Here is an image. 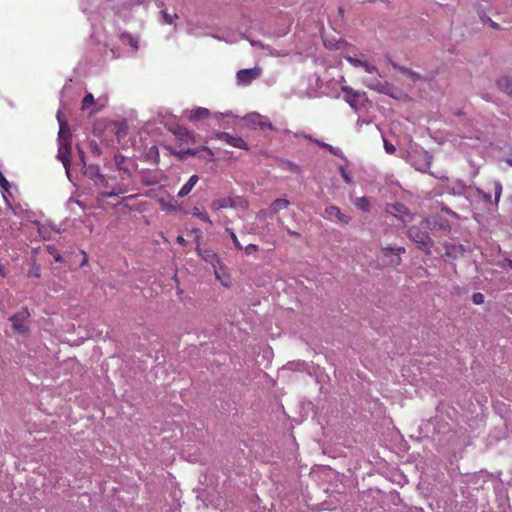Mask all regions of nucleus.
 <instances>
[{
	"label": "nucleus",
	"instance_id": "nucleus-1",
	"mask_svg": "<svg viewBox=\"0 0 512 512\" xmlns=\"http://www.w3.org/2000/svg\"><path fill=\"white\" fill-rule=\"evenodd\" d=\"M428 227L429 221L423 219L420 225H413L408 229V237L415 242L418 248L424 251L425 254L430 255L434 242L427 231Z\"/></svg>",
	"mask_w": 512,
	"mask_h": 512
},
{
	"label": "nucleus",
	"instance_id": "nucleus-2",
	"mask_svg": "<svg viewBox=\"0 0 512 512\" xmlns=\"http://www.w3.org/2000/svg\"><path fill=\"white\" fill-rule=\"evenodd\" d=\"M60 123V130L58 133L59 148L57 158L63 163L65 169L68 171L71 164L72 142L69 129L66 130V123L60 119V112L57 114Z\"/></svg>",
	"mask_w": 512,
	"mask_h": 512
},
{
	"label": "nucleus",
	"instance_id": "nucleus-3",
	"mask_svg": "<svg viewBox=\"0 0 512 512\" xmlns=\"http://www.w3.org/2000/svg\"><path fill=\"white\" fill-rule=\"evenodd\" d=\"M30 317V312L27 307H23L19 312L13 314L9 321L12 324V328L18 334L25 335L29 333V326L26 323Z\"/></svg>",
	"mask_w": 512,
	"mask_h": 512
},
{
	"label": "nucleus",
	"instance_id": "nucleus-4",
	"mask_svg": "<svg viewBox=\"0 0 512 512\" xmlns=\"http://www.w3.org/2000/svg\"><path fill=\"white\" fill-rule=\"evenodd\" d=\"M491 186H492V190L494 191V200L493 201H492L490 192H486L483 189L477 188L476 193H477L478 197L485 204L494 205L495 208H497L498 204H499L500 197L502 195V189H503L502 184L500 183V181H493L491 183Z\"/></svg>",
	"mask_w": 512,
	"mask_h": 512
},
{
	"label": "nucleus",
	"instance_id": "nucleus-5",
	"mask_svg": "<svg viewBox=\"0 0 512 512\" xmlns=\"http://www.w3.org/2000/svg\"><path fill=\"white\" fill-rule=\"evenodd\" d=\"M361 67L372 76L366 82V86L372 90L382 91V89L384 88V84L381 81V75L377 67L368 63L367 61H363Z\"/></svg>",
	"mask_w": 512,
	"mask_h": 512
},
{
	"label": "nucleus",
	"instance_id": "nucleus-6",
	"mask_svg": "<svg viewBox=\"0 0 512 512\" xmlns=\"http://www.w3.org/2000/svg\"><path fill=\"white\" fill-rule=\"evenodd\" d=\"M114 163L120 173V178L122 181L131 178V168L135 166L133 160L123 156L122 154H115Z\"/></svg>",
	"mask_w": 512,
	"mask_h": 512
},
{
	"label": "nucleus",
	"instance_id": "nucleus-7",
	"mask_svg": "<svg viewBox=\"0 0 512 512\" xmlns=\"http://www.w3.org/2000/svg\"><path fill=\"white\" fill-rule=\"evenodd\" d=\"M341 91L344 93V101L355 111L358 112L360 109L361 98L365 96V93L353 89L350 86H342Z\"/></svg>",
	"mask_w": 512,
	"mask_h": 512
},
{
	"label": "nucleus",
	"instance_id": "nucleus-8",
	"mask_svg": "<svg viewBox=\"0 0 512 512\" xmlns=\"http://www.w3.org/2000/svg\"><path fill=\"white\" fill-rule=\"evenodd\" d=\"M262 74V69L258 66L250 69H241L236 74L238 84L247 86L254 80L258 79Z\"/></svg>",
	"mask_w": 512,
	"mask_h": 512
},
{
	"label": "nucleus",
	"instance_id": "nucleus-9",
	"mask_svg": "<svg viewBox=\"0 0 512 512\" xmlns=\"http://www.w3.org/2000/svg\"><path fill=\"white\" fill-rule=\"evenodd\" d=\"M216 138L227 143L228 145L239 148V149H248L247 143L238 136L232 135L227 132H218L216 133Z\"/></svg>",
	"mask_w": 512,
	"mask_h": 512
},
{
	"label": "nucleus",
	"instance_id": "nucleus-10",
	"mask_svg": "<svg viewBox=\"0 0 512 512\" xmlns=\"http://www.w3.org/2000/svg\"><path fill=\"white\" fill-rule=\"evenodd\" d=\"M381 251L385 257H388L390 254H394V257H392L388 262V264L393 267H397L402 263L400 254L406 252L404 247H392L390 245L382 247Z\"/></svg>",
	"mask_w": 512,
	"mask_h": 512
},
{
	"label": "nucleus",
	"instance_id": "nucleus-11",
	"mask_svg": "<svg viewBox=\"0 0 512 512\" xmlns=\"http://www.w3.org/2000/svg\"><path fill=\"white\" fill-rule=\"evenodd\" d=\"M325 214L330 219L335 217L340 223L348 224L351 218L348 215H345L341 212V210L335 205H329L325 208Z\"/></svg>",
	"mask_w": 512,
	"mask_h": 512
},
{
	"label": "nucleus",
	"instance_id": "nucleus-12",
	"mask_svg": "<svg viewBox=\"0 0 512 512\" xmlns=\"http://www.w3.org/2000/svg\"><path fill=\"white\" fill-rule=\"evenodd\" d=\"M196 251L198 255L207 263H210L213 267H215L216 263L220 262L218 255L211 250H202L199 247V243L197 244Z\"/></svg>",
	"mask_w": 512,
	"mask_h": 512
},
{
	"label": "nucleus",
	"instance_id": "nucleus-13",
	"mask_svg": "<svg viewBox=\"0 0 512 512\" xmlns=\"http://www.w3.org/2000/svg\"><path fill=\"white\" fill-rule=\"evenodd\" d=\"M445 255L452 259H457L459 256L463 255L464 248L462 245L446 243L444 244Z\"/></svg>",
	"mask_w": 512,
	"mask_h": 512
},
{
	"label": "nucleus",
	"instance_id": "nucleus-14",
	"mask_svg": "<svg viewBox=\"0 0 512 512\" xmlns=\"http://www.w3.org/2000/svg\"><path fill=\"white\" fill-rule=\"evenodd\" d=\"M234 206H235L234 201L230 197L214 199L210 204V208L213 211H218L220 209L234 207Z\"/></svg>",
	"mask_w": 512,
	"mask_h": 512
},
{
	"label": "nucleus",
	"instance_id": "nucleus-15",
	"mask_svg": "<svg viewBox=\"0 0 512 512\" xmlns=\"http://www.w3.org/2000/svg\"><path fill=\"white\" fill-rule=\"evenodd\" d=\"M386 212L393 215L398 216L400 215H407L409 216V212L407 207L402 203H391L386 205Z\"/></svg>",
	"mask_w": 512,
	"mask_h": 512
},
{
	"label": "nucleus",
	"instance_id": "nucleus-16",
	"mask_svg": "<svg viewBox=\"0 0 512 512\" xmlns=\"http://www.w3.org/2000/svg\"><path fill=\"white\" fill-rule=\"evenodd\" d=\"M199 181L198 175H192L189 180L181 187L178 192V197L183 198L187 196Z\"/></svg>",
	"mask_w": 512,
	"mask_h": 512
},
{
	"label": "nucleus",
	"instance_id": "nucleus-17",
	"mask_svg": "<svg viewBox=\"0 0 512 512\" xmlns=\"http://www.w3.org/2000/svg\"><path fill=\"white\" fill-rule=\"evenodd\" d=\"M290 205V201L285 198L275 199L269 207L270 215L277 214L280 210L286 209Z\"/></svg>",
	"mask_w": 512,
	"mask_h": 512
},
{
	"label": "nucleus",
	"instance_id": "nucleus-18",
	"mask_svg": "<svg viewBox=\"0 0 512 512\" xmlns=\"http://www.w3.org/2000/svg\"><path fill=\"white\" fill-rule=\"evenodd\" d=\"M497 86L498 88L509 94L512 95V77L510 76H502L497 80Z\"/></svg>",
	"mask_w": 512,
	"mask_h": 512
},
{
	"label": "nucleus",
	"instance_id": "nucleus-19",
	"mask_svg": "<svg viewBox=\"0 0 512 512\" xmlns=\"http://www.w3.org/2000/svg\"><path fill=\"white\" fill-rule=\"evenodd\" d=\"M120 40L122 41L123 44L130 45L134 52L138 51V49H139V41H138L137 38L133 37L130 33L123 32L120 35Z\"/></svg>",
	"mask_w": 512,
	"mask_h": 512
},
{
	"label": "nucleus",
	"instance_id": "nucleus-20",
	"mask_svg": "<svg viewBox=\"0 0 512 512\" xmlns=\"http://www.w3.org/2000/svg\"><path fill=\"white\" fill-rule=\"evenodd\" d=\"M210 116V111L207 108L199 107L190 112L189 119L192 121L203 120Z\"/></svg>",
	"mask_w": 512,
	"mask_h": 512
},
{
	"label": "nucleus",
	"instance_id": "nucleus-21",
	"mask_svg": "<svg viewBox=\"0 0 512 512\" xmlns=\"http://www.w3.org/2000/svg\"><path fill=\"white\" fill-rule=\"evenodd\" d=\"M128 186L124 183H119L117 185H115L114 187H112L111 191H109L107 193V196L108 197H112V196H118L120 194H124L126 192H128Z\"/></svg>",
	"mask_w": 512,
	"mask_h": 512
},
{
	"label": "nucleus",
	"instance_id": "nucleus-22",
	"mask_svg": "<svg viewBox=\"0 0 512 512\" xmlns=\"http://www.w3.org/2000/svg\"><path fill=\"white\" fill-rule=\"evenodd\" d=\"M192 215L197 217L198 219H200L203 222L212 224V221H211L209 215L205 211H200L198 208L195 207L192 210Z\"/></svg>",
	"mask_w": 512,
	"mask_h": 512
},
{
	"label": "nucleus",
	"instance_id": "nucleus-23",
	"mask_svg": "<svg viewBox=\"0 0 512 512\" xmlns=\"http://www.w3.org/2000/svg\"><path fill=\"white\" fill-rule=\"evenodd\" d=\"M141 182L146 185V186H149V185H155L159 182V179L153 175H149V174H146L144 173L141 177Z\"/></svg>",
	"mask_w": 512,
	"mask_h": 512
},
{
	"label": "nucleus",
	"instance_id": "nucleus-24",
	"mask_svg": "<svg viewBox=\"0 0 512 512\" xmlns=\"http://www.w3.org/2000/svg\"><path fill=\"white\" fill-rule=\"evenodd\" d=\"M355 205L359 209H361L363 211H367L370 207V202L368 201V199L366 197H360V198H357Z\"/></svg>",
	"mask_w": 512,
	"mask_h": 512
},
{
	"label": "nucleus",
	"instance_id": "nucleus-25",
	"mask_svg": "<svg viewBox=\"0 0 512 512\" xmlns=\"http://www.w3.org/2000/svg\"><path fill=\"white\" fill-rule=\"evenodd\" d=\"M94 102V96L91 93H87L82 100V110L88 109Z\"/></svg>",
	"mask_w": 512,
	"mask_h": 512
},
{
	"label": "nucleus",
	"instance_id": "nucleus-26",
	"mask_svg": "<svg viewBox=\"0 0 512 512\" xmlns=\"http://www.w3.org/2000/svg\"><path fill=\"white\" fill-rule=\"evenodd\" d=\"M161 15L163 17V20L166 24H173L175 19L178 18L177 14L171 15L167 12V10H161Z\"/></svg>",
	"mask_w": 512,
	"mask_h": 512
},
{
	"label": "nucleus",
	"instance_id": "nucleus-27",
	"mask_svg": "<svg viewBox=\"0 0 512 512\" xmlns=\"http://www.w3.org/2000/svg\"><path fill=\"white\" fill-rule=\"evenodd\" d=\"M339 171H340V174H341L343 180L345 181V183H347L349 185L353 183L352 176H351L350 172H348L344 166H340Z\"/></svg>",
	"mask_w": 512,
	"mask_h": 512
},
{
	"label": "nucleus",
	"instance_id": "nucleus-28",
	"mask_svg": "<svg viewBox=\"0 0 512 512\" xmlns=\"http://www.w3.org/2000/svg\"><path fill=\"white\" fill-rule=\"evenodd\" d=\"M484 300H485V297L482 293L480 292H476L472 295V301L474 304L476 305H480V304H483L484 303Z\"/></svg>",
	"mask_w": 512,
	"mask_h": 512
},
{
	"label": "nucleus",
	"instance_id": "nucleus-29",
	"mask_svg": "<svg viewBox=\"0 0 512 512\" xmlns=\"http://www.w3.org/2000/svg\"><path fill=\"white\" fill-rule=\"evenodd\" d=\"M345 59L354 67H361L363 61L352 56H347Z\"/></svg>",
	"mask_w": 512,
	"mask_h": 512
},
{
	"label": "nucleus",
	"instance_id": "nucleus-30",
	"mask_svg": "<svg viewBox=\"0 0 512 512\" xmlns=\"http://www.w3.org/2000/svg\"><path fill=\"white\" fill-rule=\"evenodd\" d=\"M316 143L320 146V147H323L325 148L326 150H328L330 153L334 154V155H337V151L336 149L331 146L330 144H327V143H324V142H321V141H316Z\"/></svg>",
	"mask_w": 512,
	"mask_h": 512
},
{
	"label": "nucleus",
	"instance_id": "nucleus-31",
	"mask_svg": "<svg viewBox=\"0 0 512 512\" xmlns=\"http://www.w3.org/2000/svg\"><path fill=\"white\" fill-rule=\"evenodd\" d=\"M384 149L388 154H393L396 151V147L389 141L384 139Z\"/></svg>",
	"mask_w": 512,
	"mask_h": 512
},
{
	"label": "nucleus",
	"instance_id": "nucleus-32",
	"mask_svg": "<svg viewBox=\"0 0 512 512\" xmlns=\"http://www.w3.org/2000/svg\"><path fill=\"white\" fill-rule=\"evenodd\" d=\"M231 239L233 241V244L235 246L236 249L238 250H242L243 249V246L241 245V243L239 242L235 232H231Z\"/></svg>",
	"mask_w": 512,
	"mask_h": 512
},
{
	"label": "nucleus",
	"instance_id": "nucleus-33",
	"mask_svg": "<svg viewBox=\"0 0 512 512\" xmlns=\"http://www.w3.org/2000/svg\"><path fill=\"white\" fill-rule=\"evenodd\" d=\"M244 250H245V253H246L247 255H250V254H252L253 252H256V251L258 250V245H256V244H249V245H247V246L244 248Z\"/></svg>",
	"mask_w": 512,
	"mask_h": 512
},
{
	"label": "nucleus",
	"instance_id": "nucleus-34",
	"mask_svg": "<svg viewBox=\"0 0 512 512\" xmlns=\"http://www.w3.org/2000/svg\"><path fill=\"white\" fill-rule=\"evenodd\" d=\"M176 241H177L178 244H180L182 246L186 245V240H185V238L182 235H178L177 238H176Z\"/></svg>",
	"mask_w": 512,
	"mask_h": 512
},
{
	"label": "nucleus",
	"instance_id": "nucleus-35",
	"mask_svg": "<svg viewBox=\"0 0 512 512\" xmlns=\"http://www.w3.org/2000/svg\"><path fill=\"white\" fill-rule=\"evenodd\" d=\"M287 233H288L289 235L294 236V237H297V238H299V237H300V234H299L298 232H296V231H292V230H290L289 228H287Z\"/></svg>",
	"mask_w": 512,
	"mask_h": 512
},
{
	"label": "nucleus",
	"instance_id": "nucleus-36",
	"mask_svg": "<svg viewBox=\"0 0 512 512\" xmlns=\"http://www.w3.org/2000/svg\"><path fill=\"white\" fill-rule=\"evenodd\" d=\"M202 150L204 152H206L210 156L211 159L213 158L214 154L208 147H203Z\"/></svg>",
	"mask_w": 512,
	"mask_h": 512
},
{
	"label": "nucleus",
	"instance_id": "nucleus-37",
	"mask_svg": "<svg viewBox=\"0 0 512 512\" xmlns=\"http://www.w3.org/2000/svg\"><path fill=\"white\" fill-rule=\"evenodd\" d=\"M185 153L188 154V155L194 156V155L197 154V150H195V149H187L185 151Z\"/></svg>",
	"mask_w": 512,
	"mask_h": 512
},
{
	"label": "nucleus",
	"instance_id": "nucleus-38",
	"mask_svg": "<svg viewBox=\"0 0 512 512\" xmlns=\"http://www.w3.org/2000/svg\"><path fill=\"white\" fill-rule=\"evenodd\" d=\"M0 275H1L2 277H6V272H5V270H4V267H3L1 264H0Z\"/></svg>",
	"mask_w": 512,
	"mask_h": 512
},
{
	"label": "nucleus",
	"instance_id": "nucleus-39",
	"mask_svg": "<svg viewBox=\"0 0 512 512\" xmlns=\"http://www.w3.org/2000/svg\"><path fill=\"white\" fill-rule=\"evenodd\" d=\"M54 259H55L56 262H61L62 261V257L59 254L55 255Z\"/></svg>",
	"mask_w": 512,
	"mask_h": 512
},
{
	"label": "nucleus",
	"instance_id": "nucleus-40",
	"mask_svg": "<svg viewBox=\"0 0 512 512\" xmlns=\"http://www.w3.org/2000/svg\"><path fill=\"white\" fill-rule=\"evenodd\" d=\"M225 231L231 236V232H234L232 228H226Z\"/></svg>",
	"mask_w": 512,
	"mask_h": 512
},
{
	"label": "nucleus",
	"instance_id": "nucleus-41",
	"mask_svg": "<svg viewBox=\"0 0 512 512\" xmlns=\"http://www.w3.org/2000/svg\"><path fill=\"white\" fill-rule=\"evenodd\" d=\"M506 162H507L510 166H512V156H511L510 158H508V159L506 160Z\"/></svg>",
	"mask_w": 512,
	"mask_h": 512
},
{
	"label": "nucleus",
	"instance_id": "nucleus-42",
	"mask_svg": "<svg viewBox=\"0 0 512 512\" xmlns=\"http://www.w3.org/2000/svg\"><path fill=\"white\" fill-rule=\"evenodd\" d=\"M506 162H507L510 166H512V156H511L510 158H508V159L506 160Z\"/></svg>",
	"mask_w": 512,
	"mask_h": 512
},
{
	"label": "nucleus",
	"instance_id": "nucleus-43",
	"mask_svg": "<svg viewBox=\"0 0 512 512\" xmlns=\"http://www.w3.org/2000/svg\"><path fill=\"white\" fill-rule=\"evenodd\" d=\"M86 263H87V258L85 257V258H84V260H83V262H82V264H81V266L86 265Z\"/></svg>",
	"mask_w": 512,
	"mask_h": 512
},
{
	"label": "nucleus",
	"instance_id": "nucleus-44",
	"mask_svg": "<svg viewBox=\"0 0 512 512\" xmlns=\"http://www.w3.org/2000/svg\"><path fill=\"white\" fill-rule=\"evenodd\" d=\"M508 265L512 269V260H508Z\"/></svg>",
	"mask_w": 512,
	"mask_h": 512
},
{
	"label": "nucleus",
	"instance_id": "nucleus-45",
	"mask_svg": "<svg viewBox=\"0 0 512 512\" xmlns=\"http://www.w3.org/2000/svg\"><path fill=\"white\" fill-rule=\"evenodd\" d=\"M447 213H451L452 215H455V212H451L450 210H447Z\"/></svg>",
	"mask_w": 512,
	"mask_h": 512
},
{
	"label": "nucleus",
	"instance_id": "nucleus-46",
	"mask_svg": "<svg viewBox=\"0 0 512 512\" xmlns=\"http://www.w3.org/2000/svg\"><path fill=\"white\" fill-rule=\"evenodd\" d=\"M196 232H197L198 234H201V232H200V230H199V229H197V230H196ZM199 237H200V235H198V238H199Z\"/></svg>",
	"mask_w": 512,
	"mask_h": 512
},
{
	"label": "nucleus",
	"instance_id": "nucleus-47",
	"mask_svg": "<svg viewBox=\"0 0 512 512\" xmlns=\"http://www.w3.org/2000/svg\"><path fill=\"white\" fill-rule=\"evenodd\" d=\"M35 276L39 277V273L37 271H34Z\"/></svg>",
	"mask_w": 512,
	"mask_h": 512
},
{
	"label": "nucleus",
	"instance_id": "nucleus-48",
	"mask_svg": "<svg viewBox=\"0 0 512 512\" xmlns=\"http://www.w3.org/2000/svg\"><path fill=\"white\" fill-rule=\"evenodd\" d=\"M35 276L39 277V273L37 271H34Z\"/></svg>",
	"mask_w": 512,
	"mask_h": 512
},
{
	"label": "nucleus",
	"instance_id": "nucleus-49",
	"mask_svg": "<svg viewBox=\"0 0 512 512\" xmlns=\"http://www.w3.org/2000/svg\"><path fill=\"white\" fill-rule=\"evenodd\" d=\"M492 26L496 28L498 25H497L496 23H494V22H493V23H492Z\"/></svg>",
	"mask_w": 512,
	"mask_h": 512
}]
</instances>
